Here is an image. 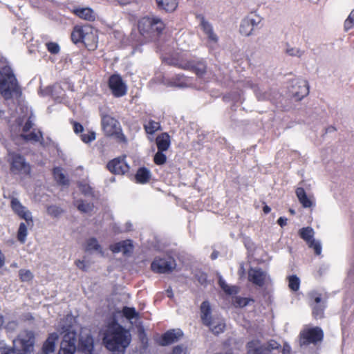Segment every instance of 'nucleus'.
<instances>
[{
	"instance_id": "nucleus-55",
	"label": "nucleus",
	"mask_w": 354,
	"mask_h": 354,
	"mask_svg": "<svg viewBox=\"0 0 354 354\" xmlns=\"http://www.w3.org/2000/svg\"><path fill=\"white\" fill-rule=\"evenodd\" d=\"M310 297L312 299H313L314 301V304L313 306H318V305H321L320 304V302L322 301V299L320 297L319 295H318L316 293H311L310 294Z\"/></svg>"
},
{
	"instance_id": "nucleus-3",
	"label": "nucleus",
	"mask_w": 354,
	"mask_h": 354,
	"mask_svg": "<svg viewBox=\"0 0 354 354\" xmlns=\"http://www.w3.org/2000/svg\"><path fill=\"white\" fill-rule=\"evenodd\" d=\"M165 26L163 21L157 17H145L138 22L140 33L149 40L159 35Z\"/></svg>"
},
{
	"instance_id": "nucleus-48",
	"label": "nucleus",
	"mask_w": 354,
	"mask_h": 354,
	"mask_svg": "<svg viewBox=\"0 0 354 354\" xmlns=\"http://www.w3.org/2000/svg\"><path fill=\"white\" fill-rule=\"evenodd\" d=\"M354 18L353 17V12L350 13L347 19L344 21V30L348 31L353 27Z\"/></svg>"
},
{
	"instance_id": "nucleus-23",
	"label": "nucleus",
	"mask_w": 354,
	"mask_h": 354,
	"mask_svg": "<svg viewBox=\"0 0 354 354\" xmlns=\"http://www.w3.org/2000/svg\"><path fill=\"white\" fill-rule=\"evenodd\" d=\"M156 143L158 151H165L170 147V136L167 133H162L156 137Z\"/></svg>"
},
{
	"instance_id": "nucleus-1",
	"label": "nucleus",
	"mask_w": 354,
	"mask_h": 354,
	"mask_svg": "<svg viewBox=\"0 0 354 354\" xmlns=\"http://www.w3.org/2000/svg\"><path fill=\"white\" fill-rule=\"evenodd\" d=\"M130 332L115 320H111L103 332V342L113 354H123L130 344Z\"/></svg>"
},
{
	"instance_id": "nucleus-20",
	"label": "nucleus",
	"mask_w": 354,
	"mask_h": 354,
	"mask_svg": "<svg viewBox=\"0 0 354 354\" xmlns=\"http://www.w3.org/2000/svg\"><path fill=\"white\" fill-rule=\"evenodd\" d=\"M11 207L16 214H17L20 217L26 220L27 222L32 221L30 212H29L24 206H23L17 198H12Z\"/></svg>"
},
{
	"instance_id": "nucleus-44",
	"label": "nucleus",
	"mask_w": 354,
	"mask_h": 354,
	"mask_svg": "<svg viewBox=\"0 0 354 354\" xmlns=\"http://www.w3.org/2000/svg\"><path fill=\"white\" fill-rule=\"evenodd\" d=\"M19 277L22 281H30L33 274L29 270L21 269L19 270Z\"/></svg>"
},
{
	"instance_id": "nucleus-39",
	"label": "nucleus",
	"mask_w": 354,
	"mask_h": 354,
	"mask_svg": "<svg viewBox=\"0 0 354 354\" xmlns=\"http://www.w3.org/2000/svg\"><path fill=\"white\" fill-rule=\"evenodd\" d=\"M27 232L28 230L26 225L24 223H21L18 230L17 238L18 240L22 243H24L26 241Z\"/></svg>"
},
{
	"instance_id": "nucleus-11",
	"label": "nucleus",
	"mask_w": 354,
	"mask_h": 354,
	"mask_svg": "<svg viewBox=\"0 0 354 354\" xmlns=\"http://www.w3.org/2000/svg\"><path fill=\"white\" fill-rule=\"evenodd\" d=\"M176 262L171 257L156 259L151 263V269L158 273H167L176 268Z\"/></svg>"
},
{
	"instance_id": "nucleus-45",
	"label": "nucleus",
	"mask_w": 354,
	"mask_h": 354,
	"mask_svg": "<svg viewBox=\"0 0 354 354\" xmlns=\"http://www.w3.org/2000/svg\"><path fill=\"white\" fill-rule=\"evenodd\" d=\"M308 246L313 248L315 251V253L317 255H319L322 252V246L319 241L315 240L314 239L311 240L309 243H307Z\"/></svg>"
},
{
	"instance_id": "nucleus-9",
	"label": "nucleus",
	"mask_w": 354,
	"mask_h": 354,
	"mask_svg": "<svg viewBox=\"0 0 354 354\" xmlns=\"http://www.w3.org/2000/svg\"><path fill=\"white\" fill-rule=\"evenodd\" d=\"M100 112L102 118V127L104 133L108 136L118 133L120 131V123L109 115L108 108L106 106L101 107Z\"/></svg>"
},
{
	"instance_id": "nucleus-46",
	"label": "nucleus",
	"mask_w": 354,
	"mask_h": 354,
	"mask_svg": "<svg viewBox=\"0 0 354 354\" xmlns=\"http://www.w3.org/2000/svg\"><path fill=\"white\" fill-rule=\"evenodd\" d=\"M286 53L294 57H300L304 55V51L298 48H292L289 47L286 49Z\"/></svg>"
},
{
	"instance_id": "nucleus-25",
	"label": "nucleus",
	"mask_w": 354,
	"mask_h": 354,
	"mask_svg": "<svg viewBox=\"0 0 354 354\" xmlns=\"http://www.w3.org/2000/svg\"><path fill=\"white\" fill-rule=\"evenodd\" d=\"M201 27L205 34L207 35L209 39L214 43L217 42L218 37L216 35L214 32L212 25L207 21L203 17H201Z\"/></svg>"
},
{
	"instance_id": "nucleus-33",
	"label": "nucleus",
	"mask_w": 354,
	"mask_h": 354,
	"mask_svg": "<svg viewBox=\"0 0 354 354\" xmlns=\"http://www.w3.org/2000/svg\"><path fill=\"white\" fill-rule=\"evenodd\" d=\"M85 30V26L75 27L71 33V39L75 43L82 42Z\"/></svg>"
},
{
	"instance_id": "nucleus-24",
	"label": "nucleus",
	"mask_w": 354,
	"mask_h": 354,
	"mask_svg": "<svg viewBox=\"0 0 354 354\" xmlns=\"http://www.w3.org/2000/svg\"><path fill=\"white\" fill-rule=\"evenodd\" d=\"M201 319L203 324H209V319L214 315H212V308L210 304L207 301H204L200 308Z\"/></svg>"
},
{
	"instance_id": "nucleus-38",
	"label": "nucleus",
	"mask_w": 354,
	"mask_h": 354,
	"mask_svg": "<svg viewBox=\"0 0 354 354\" xmlns=\"http://www.w3.org/2000/svg\"><path fill=\"white\" fill-rule=\"evenodd\" d=\"M300 280L296 275L288 277V286L293 291H297L299 288Z\"/></svg>"
},
{
	"instance_id": "nucleus-21",
	"label": "nucleus",
	"mask_w": 354,
	"mask_h": 354,
	"mask_svg": "<svg viewBox=\"0 0 354 354\" xmlns=\"http://www.w3.org/2000/svg\"><path fill=\"white\" fill-rule=\"evenodd\" d=\"M110 250L114 253L122 252L124 255H129L133 251L131 241L125 240L110 246Z\"/></svg>"
},
{
	"instance_id": "nucleus-58",
	"label": "nucleus",
	"mask_w": 354,
	"mask_h": 354,
	"mask_svg": "<svg viewBox=\"0 0 354 354\" xmlns=\"http://www.w3.org/2000/svg\"><path fill=\"white\" fill-rule=\"evenodd\" d=\"M32 127V123L30 120H28L23 127L24 133H26Z\"/></svg>"
},
{
	"instance_id": "nucleus-35",
	"label": "nucleus",
	"mask_w": 354,
	"mask_h": 354,
	"mask_svg": "<svg viewBox=\"0 0 354 354\" xmlns=\"http://www.w3.org/2000/svg\"><path fill=\"white\" fill-rule=\"evenodd\" d=\"M144 127L147 133L153 134L160 129V125L158 122L149 120L148 123L144 124Z\"/></svg>"
},
{
	"instance_id": "nucleus-30",
	"label": "nucleus",
	"mask_w": 354,
	"mask_h": 354,
	"mask_svg": "<svg viewBox=\"0 0 354 354\" xmlns=\"http://www.w3.org/2000/svg\"><path fill=\"white\" fill-rule=\"evenodd\" d=\"M150 177V171L146 168L139 169L136 175L137 181L140 183H147L149 180Z\"/></svg>"
},
{
	"instance_id": "nucleus-36",
	"label": "nucleus",
	"mask_w": 354,
	"mask_h": 354,
	"mask_svg": "<svg viewBox=\"0 0 354 354\" xmlns=\"http://www.w3.org/2000/svg\"><path fill=\"white\" fill-rule=\"evenodd\" d=\"M75 205L79 211L83 213H89L93 209V205L91 203H84L82 201H77Z\"/></svg>"
},
{
	"instance_id": "nucleus-43",
	"label": "nucleus",
	"mask_w": 354,
	"mask_h": 354,
	"mask_svg": "<svg viewBox=\"0 0 354 354\" xmlns=\"http://www.w3.org/2000/svg\"><path fill=\"white\" fill-rule=\"evenodd\" d=\"M122 313L124 316L128 319L136 317L138 315V313L134 308L124 307Z\"/></svg>"
},
{
	"instance_id": "nucleus-31",
	"label": "nucleus",
	"mask_w": 354,
	"mask_h": 354,
	"mask_svg": "<svg viewBox=\"0 0 354 354\" xmlns=\"http://www.w3.org/2000/svg\"><path fill=\"white\" fill-rule=\"evenodd\" d=\"M53 176L55 180L62 185H68V180L66 178V176L62 171V169L57 167L53 170Z\"/></svg>"
},
{
	"instance_id": "nucleus-37",
	"label": "nucleus",
	"mask_w": 354,
	"mask_h": 354,
	"mask_svg": "<svg viewBox=\"0 0 354 354\" xmlns=\"http://www.w3.org/2000/svg\"><path fill=\"white\" fill-rule=\"evenodd\" d=\"M86 250L87 251L96 250L98 251L100 254H103L100 245L98 244L97 241L94 238L89 239L87 241Z\"/></svg>"
},
{
	"instance_id": "nucleus-18",
	"label": "nucleus",
	"mask_w": 354,
	"mask_h": 354,
	"mask_svg": "<svg viewBox=\"0 0 354 354\" xmlns=\"http://www.w3.org/2000/svg\"><path fill=\"white\" fill-rule=\"evenodd\" d=\"M209 324H204L208 327L209 330L214 335H218L224 332L225 323L224 319L219 315H214L209 319Z\"/></svg>"
},
{
	"instance_id": "nucleus-5",
	"label": "nucleus",
	"mask_w": 354,
	"mask_h": 354,
	"mask_svg": "<svg viewBox=\"0 0 354 354\" xmlns=\"http://www.w3.org/2000/svg\"><path fill=\"white\" fill-rule=\"evenodd\" d=\"M35 342V334L30 330L21 331L17 338L14 339V348L28 354L33 351Z\"/></svg>"
},
{
	"instance_id": "nucleus-54",
	"label": "nucleus",
	"mask_w": 354,
	"mask_h": 354,
	"mask_svg": "<svg viewBox=\"0 0 354 354\" xmlns=\"http://www.w3.org/2000/svg\"><path fill=\"white\" fill-rule=\"evenodd\" d=\"M17 327V323L15 321L8 322L5 326L8 331H14Z\"/></svg>"
},
{
	"instance_id": "nucleus-16",
	"label": "nucleus",
	"mask_w": 354,
	"mask_h": 354,
	"mask_svg": "<svg viewBox=\"0 0 354 354\" xmlns=\"http://www.w3.org/2000/svg\"><path fill=\"white\" fill-rule=\"evenodd\" d=\"M171 64L183 69L193 70L198 76H202L206 71V66L202 62L194 64L192 62L181 60L173 62Z\"/></svg>"
},
{
	"instance_id": "nucleus-51",
	"label": "nucleus",
	"mask_w": 354,
	"mask_h": 354,
	"mask_svg": "<svg viewBox=\"0 0 354 354\" xmlns=\"http://www.w3.org/2000/svg\"><path fill=\"white\" fill-rule=\"evenodd\" d=\"M80 189L82 194L85 196H91L93 195L92 188L87 184H80Z\"/></svg>"
},
{
	"instance_id": "nucleus-40",
	"label": "nucleus",
	"mask_w": 354,
	"mask_h": 354,
	"mask_svg": "<svg viewBox=\"0 0 354 354\" xmlns=\"http://www.w3.org/2000/svg\"><path fill=\"white\" fill-rule=\"evenodd\" d=\"M21 137L27 141L37 142L39 140L41 135L39 133L31 132L30 133H23Z\"/></svg>"
},
{
	"instance_id": "nucleus-27",
	"label": "nucleus",
	"mask_w": 354,
	"mask_h": 354,
	"mask_svg": "<svg viewBox=\"0 0 354 354\" xmlns=\"http://www.w3.org/2000/svg\"><path fill=\"white\" fill-rule=\"evenodd\" d=\"M296 195L298 198L299 201L305 208L310 207L313 206V203L312 200L308 198L304 188L298 187L296 189Z\"/></svg>"
},
{
	"instance_id": "nucleus-28",
	"label": "nucleus",
	"mask_w": 354,
	"mask_h": 354,
	"mask_svg": "<svg viewBox=\"0 0 354 354\" xmlns=\"http://www.w3.org/2000/svg\"><path fill=\"white\" fill-rule=\"evenodd\" d=\"M158 6L167 12H172L178 6V0H156Z\"/></svg>"
},
{
	"instance_id": "nucleus-59",
	"label": "nucleus",
	"mask_w": 354,
	"mask_h": 354,
	"mask_svg": "<svg viewBox=\"0 0 354 354\" xmlns=\"http://www.w3.org/2000/svg\"><path fill=\"white\" fill-rule=\"evenodd\" d=\"M75 265L77 268H79L81 270H86V265L85 263L83 261L81 260H77L75 261Z\"/></svg>"
},
{
	"instance_id": "nucleus-64",
	"label": "nucleus",
	"mask_w": 354,
	"mask_h": 354,
	"mask_svg": "<svg viewBox=\"0 0 354 354\" xmlns=\"http://www.w3.org/2000/svg\"><path fill=\"white\" fill-rule=\"evenodd\" d=\"M4 321H3V316H0V327L2 326L3 324Z\"/></svg>"
},
{
	"instance_id": "nucleus-47",
	"label": "nucleus",
	"mask_w": 354,
	"mask_h": 354,
	"mask_svg": "<svg viewBox=\"0 0 354 354\" xmlns=\"http://www.w3.org/2000/svg\"><path fill=\"white\" fill-rule=\"evenodd\" d=\"M48 50L52 54H57L59 52V46L55 42H48L46 44Z\"/></svg>"
},
{
	"instance_id": "nucleus-52",
	"label": "nucleus",
	"mask_w": 354,
	"mask_h": 354,
	"mask_svg": "<svg viewBox=\"0 0 354 354\" xmlns=\"http://www.w3.org/2000/svg\"><path fill=\"white\" fill-rule=\"evenodd\" d=\"M197 281L201 284L205 285L207 283V274L202 272H198L196 274Z\"/></svg>"
},
{
	"instance_id": "nucleus-34",
	"label": "nucleus",
	"mask_w": 354,
	"mask_h": 354,
	"mask_svg": "<svg viewBox=\"0 0 354 354\" xmlns=\"http://www.w3.org/2000/svg\"><path fill=\"white\" fill-rule=\"evenodd\" d=\"M299 234L306 243H309L313 239L314 230L310 227H303L299 230Z\"/></svg>"
},
{
	"instance_id": "nucleus-13",
	"label": "nucleus",
	"mask_w": 354,
	"mask_h": 354,
	"mask_svg": "<svg viewBox=\"0 0 354 354\" xmlns=\"http://www.w3.org/2000/svg\"><path fill=\"white\" fill-rule=\"evenodd\" d=\"M248 281L254 285L262 287L269 280L267 272L259 268H250L248 272Z\"/></svg>"
},
{
	"instance_id": "nucleus-63",
	"label": "nucleus",
	"mask_w": 354,
	"mask_h": 354,
	"mask_svg": "<svg viewBox=\"0 0 354 354\" xmlns=\"http://www.w3.org/2000/svg\"><path fill=\"white\" fill-rule=\"evenodd\" d=\"M271 209L268 205L263 207V211L265 214H268L270 212Z\"/></svg>"
},
{
	"instance_id": "nucleus-57",
	"label": "nucleus",
	"mask_w": 354,
	"mask_h": 354,
	"mask_svg": "<svg viewBox=\"0 0 354 354\" xmlns=\"http://www.w3.org/2000/svg\"><path fill=\"white\" fill-rule=\"evenodd\" d=\"M73 130L75 133H79L80 132H82L84 130V128L82 125L77 122H73Z\"/></svg>"
},
{
	"instance_id": "nucleus-17",
	"label": "nucleus",
	"mask_w": 354,
	"mask_h": 354,
	"mask_svg": "<svg viewBox=\"0 0 354 354\" xmlns=\"http://www.w3.org/2000/svg\"><path fill=\"white\" fill-rule=\"evenodd\" d=\"M108 169L115 174H124L129 171V165L124 158H115L107 165Z\"/></svg>"
},
{
	"instance_id": "nucleus-61",
	"label": "nucleus",
	"mask_w": 354,
	"mask_h": 354,
	"mask_svg": "<svg viewBox=\"0 0 354 354\" xmlns=\"http://www.w3.org/2000/svg\"><path fill=\"white\" fill-rule=\"evenodd\" d=\"M290 347L288 345L285 344L282 349V353L283 354H290Z\"/></svg>"
},
{
	"instance_id": "nucleus-14",
	"label": "nucleus",
	"mask_w": 354,
	"mask_h": 354,
	"mask_svg": "<svg viewBox=\"0 0 354 354\" xmlns=\"http://www.w3.org/2000/svg\"><path fill=\"white\" fill-rule=\"evenodd\" d=\"M290 92L297 100H301L309 93L308 82L303 79L293 80Z\"/></svg>"
},
{
	"instance_id": "nucleus-6",
	"label": "nucleus",
	"mask_w": 354,
	"mask_h": 354,
	"mask_svg": "<svg viewBox=\"0 0 354 354\" xmlns=\"http://www.w3.org/2000/svg\"><path fill=\"white\" fill-rule=\"evenodd\" d=\"M8 162L10 165V171L12 174L24 176L30 174L31 167L30 164L20 154L14 152L9 153Z\"/></svg>"
},
{
	"instance_id": "nucleus-12",
	"label": "nucleus",
	"mask_w": 354,
	"mask_h": 354,
	"mask_svg": "<svg viewBox=\"0 0 354 354\" xmlns=\"http://www.w3.org/2000/svg\"><path fill=\"white\" fill-rule=\"evenodd\" d=\"M109 86L113 95L116 97L124 96L127 93V86L118 75H113L110 77Z\"/></svg>"
},
{
	"instance_id": "nucleus-7",
	"label": "nucleus",
	"mask_w": 354,
	"mask_h": 354,
	"mask_svg": "<svg viewBox=\"0 0 354 354\" xmlns=\"http://www.w3.org/2000/svg\"><path fill=\"white\" fill-rule=\"evenodd\" d=\"M248 354H278L281 351V345L274 340H270L259 346L257 341H252L248 344Z\"/></svg>"
},
{
	"instance_id": "nucleus-15",
	"label": "nucleus",
	"mask_w": 354,
	"mask_h": 354,
	"mask_svg": "<svg viewBox=\"0 0 354 354\" xmlns=\"http://www.w3.org/2000/svg\"><path fill=\"white\" fill-rule=\"evenodd\" d=\"M84 32L82 42L88 50H95L97 48V43L96 30L91 26H85Z\"/></svg>"
},
{
	"instance_id": "nucleus-32",
	"label": "nucleus",
	"mask_w": 354,
	"mask_h": 354,
	"mask_svg": "<svg viewBox=\"0 0 354 354\" xmlns=\"http://www.w3.org/2000/svg\"><path fill=\"white\" fill-rule=\"evenodd\" d=\"M218 283L222 290L228 295H235L239 292V288L235 286H229L220 276L218 279Z\"/></svg>"
},
{
	"instance_id": "nucleus-4",
	"label": "nucleus",
	"mask_w": 354,
	"mask_h": 354,
	"mask_svg": "<svg viewBox=\"0 0 354 354\" xmlns=\"http://www.w3.org/2000/svg\"><path fill=\"white\" fill-rule=\"evenodd\" d=\"M19 86L10 67H4L0 72V93L5 99L12 97L13 93H18Z\"/></svg>"
},
{
	"instance_id": "nucleus-10",
	"label": "nucleus",
	"mask_w": 354,
	"mask_h": 354,
	"mask_svg": "<svg viewBox=\"0 0 354 354\" xmlns=\"http://www.w3.org/2000/svg\"><path fill=\"white\" fill-rule=\"evenodd\" d=\"M261 22V17L257 15H250L241 20L239 32L245 37L253 35L255 29L258 28Z\"/></svg>"
},
{
	"instance_id": "nucleus-49",
	"label": "nucleus",
	"mask_w": 354,
	"mask_h": 354,
	"mask_svg": "<svg viewBox=\"0 0 354 354\" xmlns=\"http://www.w3.org/2000/svg\"><path fill=\"white\" fill-rule=\"evenodd\" d=\"M81 139L84 142L88 143L95 139V133L91 131L88 133L82 134Z\"/></svg>"
},
{
	"instance_id": "nucleus-41",
	"label": "nucleus",
	"mask_w": 354,
	"mask_h": 354,
	"mask_svg": "<svg viewBox=\"0 0 354 354\" xmlns=\"http://www.w3.org/2000/svg\"><path fill=\"white\" fill-rule=\"evenodd\" d=\"M153 160L156 165H161L166 162L167 156L164 151H158L154 156Z\"/></svg>"
},
{
	"instance_id": "nucleus-50",
	"label": "nucleus",
	"mask_w": 354,
	"mask_h": 354,
	"mask_svg": "<svg viewBox=\"0 0 354 354\" xmlns=\"http://www.w3.org/2000/svg\"><path fill=\"white\" fill-rule=\"evenodd\" d=\"M324 306L322 305L313 306V314L315 318H321L323 315Z\"/></svg>"
},
{
	"instance_id": "nucleus-29",
	"label": "nucleus",
	"mask_w": 354,
	"mask_h": 354,
	"mask_svg": "<svg viewBox=\"0 0 354 354\" xmlns=\"http://www.w3.org/2000/svg\"><path fill=\"white\" fill-rule=\"evenodd\" d=\"M168 85L179 88H185L190 85L189 79L183 75H178L168 83Z\"/></svg>"
},
{
	"instance_id": "nucleus-26",
	"label": "nucleus",
	"mask_w": 354,
	"mask_h": 354,
	"mask_svg": "<svg viewBox=\"0 0 354 354\" xmlns=\"http://www.w3.org/2000/svg\"><path fill=\"white\" fill-rule=\"evenodd\" d=\"M74 13L80 18L87 20L94 21L95 15L93 10L89 8H78L74 10Z\"/></svg>"
},
{
	"instance_id": "nucleus-42",
	"label": "nucleus",
	"mask_w": 354,
	"mask_h": 354,
	"mask_svg": "<svg viewBox=\"0 0 354 354\" xmlns=\"http://www.w3.org/2000/svg\"><path fill=\"white\" fill-rule=\"evenodd\" d=\"M47 213L53 217H57L63 213V210L56 205H50L47 207Z\"/></svg>"
},
{
	"instance_id": "nucleus-8",
	"label": "nucleus",
	"mask_w": 354,
	"mask_h": 354,
	"mask_svg": "<svg viewBox=\"0 0 354 354\" xmlns=\"http://www.w3.org/2000/svg\"><path fill=\"white\" fill-rule=\"evenodd\" d=\"M324 332L319 327H306L304 328L299 335L300 346H307L310 344H316L322 341Z\"/></svg>"
},
{
	"instance_id": "nucleus-22",
	"label": "nucleus",
	"mask_w": 354,
	"mask_h": 354,
	"mask_svg": "<svg viewBox=\"0 0 354 354\" xmlns=\"http://www.w3.org/2000/svg\"><path fill=\"white\" fill-rule=\"evenodd\" d=\"M59 335L57 333L49 334L47 339L44 344L43 351L47 353H54Z\"/></svg>"
},
{
	"instance_id": "nucleus-2",
	"label": "nucleus",
	"mask_w": 354,
	"mask_h": 354,
	"mask_svg": "<svg viewBox=\"0 0 354 354\" xmlns=\"http://www.w3.org/2000/svg\"><path fill=\"white\" fill-rule=\"evenodd\" d=\"M74 318L67 315L60 321L57 330L62 335L58 354H74L76 351L77 334L73 326Z\"/></svg>"
},
{
	"instance_id": "nucleus-53",
	"label": "nucleus",
	"mask_w": 354,
	"mask_h": 354,
	"mask_svg": "<svg viewBox=\"0 0 354 354\" xmlns=\"http://www.w3.org/2000/svg\"><path fill=\"white\" fill-rule=\"evenodd\" d=\"M168 354H187V351L182 346H176L174 348L172 352Z\"/></svg>"
},
{
	"instance_id": "nucleus-60",
	"label": "nucleus",
	"mask_w": 354,
	"mask_h": 354,
	"mask_svg": "<svg viewBox=\"0 0 354 354\" xmlns=\"http://www.w3.org/2000/svg\"><path fill=\"white\" fill-rule=\"evenodd\" d=\"M277 223L281 227H283L287 224V218L284 217H280L277 221Z\"/></svg>"
},
{
	"instance_id": "nucleus-19",
	"label": "nucleus",
	"mask_w": 354,
	"mask_h": 354,
	"mask_svg": "<svg viewBox=\"0 0 354 354\" xmlns=\"http://www.w3.org/2000/svg\"><path fill=\"white\" fill-rule=\"evenodd\" d=\"M183 335L180 329H172L166 332L160 340V344L167 346L178 341Z\"/></svg>"
},
{
	"instance_id": "nucleus-56",
	"label": "nucleus",
	"mask_w": 354,
	"mask_h": 354,
	"mask_svg": "<svg viewBox=\"0 0 354 354\" xmlns=\"http://www.w3.org/2000/svg\"><path fill=\"white\" fill-rule=\"evenodd\" d=\"M235 302L236 304L240 307L245 306L248 304V301L245 298L236 297Z\"/></svg>"
},
{
	"instance_id": "nucleus-62",
	"label": "nucleus",
	"mask_w": 354,
	"mask_h": 354,
	"mask_svg": "<svg viewBox=\"0 0 354 354\" xmlns=\"http://www.w3.org/2000/svg\"><path fill=\"white\" fill-rule=\"evenodd\" d=\"M4 263H5V257H4L3 254L1 252V251L0 250V268H1L4 265Z\"/></svg>"
}]
</instances>
